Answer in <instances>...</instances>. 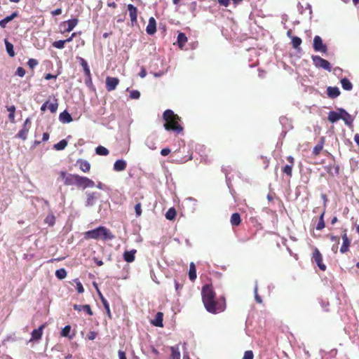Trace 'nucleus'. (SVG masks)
<instances>
[{"instance_id": "nucleus-1", "label": "nucleus", "mask_w": 359, "mask_h": 359, "mask_svg": "<svg viewBox=\"0 0 359 359\" xmlns=\"http://www.w3.org/2000/svg\"><path fill=\"white\" fill-rule=\"evenodd\" d=\"M202 300L205 309L211 313H217L225 309V299L215 301V293L212 285H205L201 290Z\"/></svg>"}, {"instance_id": "nucleus-2", "label": "nucleus", "mask_w": 359, "mask_h": 359, "mask_svg": "<svg viewBox=\"0 0 359 359\" xmlns=\"http://www.w3.org/2000/svg\"><path fill=\"white\" fill-rule=\"evenodd\" d=\"M163 119L165 121L163 126L166 130H173L177 133L182 132L183 128L179 124L180 118L177 114H175L172 110L166 109L163 112Z\"/></svg>"}, {"instance_id": "nucleus-3", "label": "nucleus", "mask_w": 359, "mask_h": 359, "mask_svg": "<svg viewBox=\"0 0 359 359\" xmlns=\"http://www.w3.org/2000/svg\"><path fill=\"white\" fill-rule=\"evenodd\" d=\"M84 237L86 239H102L103 241H111L115 238L110 230L103 226H100L94 229L86 231Z\"/></svg>"}, {"instance_id": "nucleus-4", "label": "nucleus", "mask_w": 359, "mask_h": 359, "mask_svg": "<svg viewBox=\"0 0 359 359\" xmlns=\"http://www.w3.org/2000/svg\"><path fill=\"white\" fill-rule=\"evenodd\" d=\"M311 59L313 65L317 68H322L328 72H331L332 66L327 60L322 58L319 55H312Z\"/></svg>"}, {"instance_id": "nucleus-5", "label": "nucleus", "mask_w": 359, "mask_h": 359, "mask_svg": "<svg viewBox=\"0 0 359 359\" xmlns=\"http://www.w3.org/2000/svg\"><path fill=\"white\" fill-rule=\"evenodd\" d=\"M61 179L64 181V184L67 186L76 185L78 175H72L67 173L66 171L62 170L60 172Z\"/></svg>"}, {"instance_id": "nucleus-6", "label": "nucleus", "mask_w": 359, "mask_h": 359, "mask_svg": "<svg viewBox=\"0 0 359 359\" xmlns=\"http://www.w3.org/2000/svg\"><path fill=\"white\" fill-rule=\"evenodd\" d=\"M313 48L315 51L326 53L327 51V46L323 43V39L320 36H316L313 38Z\"/></svg>"}, {"instance_id": "nucleus-7", "label": "nucleus", "mask_w": 359, "mask_h": 359, "mask_svg": "<svg viewBox=\"0 0 359 359\" xmlns=\"http://www.w3.org/2000/svg\"><path fill=\"white\" fill-rule=\"evenodd\" d=\"M30 118H27L22 126V129L16 135V137L25 140L27 138V134L30 128Z\"/></svg>"}, {"instance_id": "nucleus-8", "label": "nucleus", "mask_w": 359, "mask_h": 359, "mask_svg": "<svg viewBox=\"0 0 359 359\" xmlns=\"http://www.w3.org/2000/svg\"><path fill=\"white\" fill-rule=\"evenodd\" d=\"M76 186L83 187V189L93 187L95 186V182L86 177L78 175Z\"/></svg>"}, {"instance_id": "nucleus-9", "label": "nucleus", "mask_w": 359, "mask_h": 359, "mask_svg": "<svg viewBox=\"0 0 359 359\" xmlns=\"http://www.w3.org/2000/svg\"><path fill=\"white\" fill-rule=\"evenodd\" d=\"M119 80L116 77L108 76L106 79V88L108 91L114 90L118 84Z\"/></svg>"}, {"instance_id": "nucleus-10", "label": "nucleus", "mask_w": 359, "mask_h": 359, "mask_svg": "<svg viewBox=\"0 0 359 359\" xmlns=\"http://www.w3.org/2000/svg\"><path fill=\"white\" fill-rule=\"evenodd\" d=\"M339 112L340 119H342L346 125H351L353 121V118L351 117V116L344 109H339Z\"/></svg>"}, {"instance_id": "nucleus-11", "label": "nucleus", "mask_w": 359, "mask_h": 359, "mask_svg": "<svg viewBox=\"0 0 359 359\" xmlns=\"http://www.w3.org/2000/svg\"><path fill=\"white\" fill-rule=\"evenodd\" d=\"M127 162L123 159H118L115 161L113 165V170L115 172H121L126 170Z\"/></svg>"}, {"instance_id": "nucleus-12", "label": "nucleus", "mask_w": 359, "mask_h": 359, "mask_svg": "<svg viewBox=\"0 0 359 359\" xmlns=\"http://www.w3.org/2000/svg\"><path fill=\"white\" fill-rule=\"evenodd\" d=\"M146 32L149 35H152L156 32V20L153 17H151L149 19V23L147 26Z\"/></svg>"}, {"instance_id": "nucleus-13", "label": "nucleus", "mask_w": 359, "mask_h": 359, "mask_svg": "<svg viewBox=\"0 0 359 359\" xmlns=\"http://www.w3.org/2000/svg\"><path fill=\"white\" fill-rule=\"evenodd\" d=\"M127 8H128V11L129 12V15H130L132 24H134L137 22V9L135 6H134L132 4H128Z\"/></svg>"}, {"instance_id": "nucleus-14", "label": "nucleus", "mask_w": 359, "mask_h": 359, "mask_svg": "<svg viewBox=\"0 0 359 359\" xmlns=\"http://www.w3.org/2000/svg\"><path fill=\"white\" fill-rule=\"evenodd\" d=\"M57 103H50L49 101L45 102L41 107V111H45L46 109H48L50 112L55 113L57 109Z\"/></svg>"}, {"instance_id": "nucleus-15", "label": "nucleus", "mask_w": 359, "mask_h": 359, "mask_svg": "<svg viewBox=\"0 0 359 359\" xmlns=\"http://www.w3.org/2000/svg\"><path fill=\"white\" fill-rule=\"evenodd\" d=\"M342 245L340 248V252L341 253H345L348 250L349 246H350V240L347 237L346 230L344 231V235H342Z\"/></svg>"}, {"instance_id": "nucleus-16", "label": "nucleus", "mask_w": 359, "mask_h": 359, "mask_svg": "<svg viewBox=\"0 0 359 359\" xmlns=\"http://www.w3.org/2000/svg\"><path fill=\"white\" fill-rule=\"evenodd\" d=\"M97 293H98L100 300L103 304V306L107 312V316H109V318H111L109 304L108 303L107 300L104 298V297L102 295V294L101 293V292L99 290H97Z\"/></svg>"}, {"instance_id": "nucleus-17", "label": "nucleus", "mask_w": 359, "mask_h": 359, "mask_svg": "<svg viewBox=\"0 0 359 359\" xmlns=\"http://www.w3.org/2000/svg\"><path fill=\"white\" fill-rule=\"evenodd\" d=\"M327 95L330 98H336L340 95V90L338 87L329 86L327 88Z\"/></svg>"}, {"instance_id": "nucleus-18", "label": "nucleus", "mask_w": 359, "mask_h": 359, "mask_svg": "<svg viewBox=\"0 0 359 359\" xmlns=\"http://www.w3.org/2000/svg\"><path fill=\"white\" fill-rule=\"evenodd\" d=\"M45 325H41L39 328L34 329L32 332V338L30 340H39L41 338L43 334V329L44 328Z\"/></svg>"}, {"instance_id": "nucleus-19", "label": "nucleus", "mask_w": 359, "mask_h": 359, "mask_svg": "<svg viewBox=\"0 0 359 359\" xmlns=\"http://www.w3.org/2000/svg\"><path fill=\"white\" fill-rule=\"evenodd\" d=\"M18 12L15 11L11 15L4 18L1 20H0V27L2 28H5L7 23L13 20L15 18L18 16Z\"/></svg>"}, {"instance_id": "nucleus-20", "label": "nucleus", "mask_w": 359, "mask_h": 359, "mask_svg": "<svg viewBox=\"0 0 359 359\" xmlns=\"http://www.w3.org/2000/svg\"><path fill=\"white\" fill-rule=\"evenodd\" d=\"M59 120L63 123H69L72 121V117L68 111H64L60 114Z\"/></svg>"}, {"instance_id": "nucleus-21", "label": "nucleus", "mask_w": 359, "mask_h": 359, "mask_svg": "<svg viewBox=\"0 0 359 359\" xmlns=\"http://www.w3.org/2000/svg\"><path fill=\"white\" fill-rule=\"evenodd\" d=\"M77 60L83 67L85 76H89V74H90V70L87 61L81 57H77Z\"/></svg>"}, {"instance_id": "nucleus-22", "label": "nucleus", "mask_w": 359, "mask_h": 359, "mask_svg": "<svg viewBox=\"0 0 359 359\" xmlns=\"http://www.w3.org/2000/svg\"><path fill=\"white\" fill-rule=\"evenodd\" d=\"M136 250L133 249L130 251H126L123 253V259L126 262L130 263L135 260V255L136 253Z\"/></svg>"}, {"instance_id": "nucleus-23", "label": "nucleus", "mask_w": 359, "mask_h": 359, "mask_svg": "<svg viewBox=\"0 0 359 359\" xmlns=\"http://www.w3.org/2000/svg\"><path fill=\"white\" fill-rule=\"evenodd\" d=\"M76 163L79 165L80 169L84 172H88L90 169V164L86 160L79 159L77 161Z\"/></svg>"}, {"instance_id": "nucleus-24", "label": "nucleus", "mask_w": 359, "mask_h": 359, "mask_svg": "<svg viewBox=\"0 0 359 359\" xmlns=\"http://www.w3.org/2000/svg\"><path fill=\"white\" fill-rule=\"evenodd\" d=\"M74 309L78 311H86L88 315L92 316L93 312L91 311L90 306L88 304L81 305V304H74Z\"/></svg>"}, {"instance_id": "nucleus-25", "label": "nucleus", "mask_w": 359, "mask_h": 359, "mask_svg": "<svg viewBox=\"0 0 359 359\" xmlns=\"http://www.w3.org/2000/svg\"><path fill=\"white\" fill-rule=\"evenodd\" d=\"M163 313L161 312H158L156 315L155 318L151 320L152 325L159 327H163Z\"/></svg>"}, {"instance_id": "nucleus-26", "label": "nucleus", "mask_w": 359, "mask_h": 359, "mask_svg": "<svg viewBox=\"0 0 359 359\" xmlns=\"http://www.w3.org/2000/svg\"><path fill=\"white\" fill-rule=\"evenodd\" d=\"M97 199L95 193H87L86 206H93L95 203Z\"/></svg>"}, {"instance_id": "nucleus-27", "label": "nucleus", "mask_w": 359, "mask_h": 359, "mask_svg": "<svg viewBox=\"0 0 359 359\" xmlns=\"http://www.w3.org/2000/svg\"><path fill=\"white\" fill-rule=\"evenodd\" d=\"M340 83L344 90L349 91L353 89V84L347 78H342Z\"/></svg>"}, {"instance_id": "nucleus-28", "label": "nucleus", "mask_w": 359, "mask_h": 359, "mask_svg": "<svg viewBox=\"0 0 359 359\" xmlns=\"http://www.w3.org/2000/svg\"><path fill=\"white\" fill-rule=\"evenodd\" d=\"M187 41V37L185 34L180 32L177 36V44L180 48H182Z\"/></svg>"}, {"instance_id": "nucleus-29", "label": "nucleus", "mask_w": 359, "mask_h": 359, "mask_svg": "<svg viewBox=\"0 0 359 359\" xmlns=\"http://www.w3.org/2000/svg\"><path fill=\"white\" fill-rule=\"evenodd\" d=\"M340 119L339 112L335 111H330L328 114V120L331 123H335Z\"/></svg>"}, {"instance_id": "nucleus-30", "label": "nucleus", "mask_w": 359, "mask_h": 359, "mask_svg": "<svg viewBox=\"0 0 359 359\" xmlns=\"http://www.w3.org/2000/svg\"><path fill=\"white\" fill-rule=\"evenodd\" d=\"M65 23L67 25V27L65 29V31L69 32L76 26L78 24V20L76 18L70 19L66 21Z\"/></svg>"}, {"instance_id": "nucleus-31", "label": "nucleus", "mask_w": 359, "mask_h": 359, "mask_svg": "<svg viewBox=\"0 0 359 359\" xmlns=\"http://www.w3.org/2000/svg\"><path fill=\"white\" fill-rule=\"evenodd\" d=\"M189 279L193 281L196 278V269L194 262H191L189 271Z\"/></svg>"}, {"instance_id": "nucleus-32", "label": "nucleus", "mask_w": 359, "mask_h": 359, "mask_svg": "<svg viewBox=\"0 0 359 359\" xmlns=\"http://www.w3.org/2000/svg\"><path fill=\"white\" fill-rule=\"evenodd\" d=\"M324 144V137H322L320 139V141L319 143H318L313 149V154L315 156H317L320 154V152L322 151L323 148Z\"/></svg>"}, {"instance_id": "nucleus-33", "label": "nucleus", "mask_w": 359, "mask_h": 359, "mask_svg": "<svg viewBox=\"0 0 359 359\" xmlns=\"http://www.w3.org/2000/svg\"><path fill=\"white\" fill-rule=\"evenodd\" d=\"M241 223V216L238 212L233 213L231 217V224L232 226H238Z\"/></svg>"}, {"instance_id": "nucleus-34", "label": "nucleus", "mask_w": 359, "mask_h": 359, "mask_svg": "<svg viewBox=\"0 0 359 359\" xmlns=\"http://www.w3.org/2000/svg\"><path fill=\"white\" fill-rule=\"evenodd\" d=\"M302 41L301 38L298 36H292V44L294 48L297 49V50H300V45L302 43Z\"/></svg>"}, {"instance_id": "nucleus-35", "label": "nucleus", "mask_w": 359, "mask_h": 359, "mask_svg": "<svg viewBox=\"0 0 359 359\" xmlns=\"http://www.w3.org/2000/svg\"><path fill=\"white\" fill-rule=\"evenodd\" d=\"M170 350L172 359H180V353L178 346H171Z\"/></svg>"}, {"instance_id": "nucleus-36", "label": "nucleus", "mask_w": 359, "mask_h": 359, "mask_svg": "<svg viewBox=\"0 0 359 359\" xmlns=\"http://www.w3.org/2000/svg\"><path fill=\"white\" fill-rule=\"evenodd\" d=\"M5 46L6 51L9 56L13 57L15 55L13 45L11 43H10L8 40L5 39Z\"/></svg>"}, {"instance_id": "nucleus-37", "label": "nucleus", "mask_w": 359, "mask_h": 359, "mask_svg": "<svg viewBox=\"0 0 359 359\" xmlns=\"http://www.w3.org/2000/svg\"><path fill=\"white\" fill-rule=\"evenodd\" d=\"M95 152L100 156H107L109 154V150L103 146H98L95 149Z\"/></svg>"}, {"instance_id": "nucleus-38", "label": "nucleus", "mask_w": 359, "mask_h": 359, "mask_svg": "<svg viewBox=\"0 0 359 359\" xmlns=\"http://www.w3.org/2000/svg\"><path fill=\"white\" fill-rule=\"evenodd\" d=\"M67 145L66 140H62L57 144H54L53 147L57 151L63 150Z\"/></svg>"}, {"instance_id": "nucleus-39", "label": "nucleus", "mask_w": 359, "mask_h": 359, "mask_svg": "<svg viewBox=\"0 0 359 359\" xmlns=\"http://www.w3.org/2000/svg\"><path fill=\"white\" fill-rule=\"evenodd\" d=\"M9 114H8V118L11 122L14 123L15 122V107L14 105L10 106L7 108Z\"/></svg>"}, {"instance_id": "nucleus-40", "label": "nucleus", "mask_w": 359, "mask_h": 359, "mask_svg": "<svg viewBox=\"0 0 359 359\" xmlns=\"http://www.w3.org/2000/svg\"><path fill=\"white\" fill-rule=\"evenodd\" d=\"M176 216V210L174 208H170L165 213V218L168 220H172Z\"/></svg>"}, {"instance_id": "nucleus-41", "label": "nucleus", "mask_w": 359, "mask_h": 359, "mask_svg": "<svg viewBox=\"0 0 359 359\" xmlns=\"http://www.w3.org/2000/svg\"><path fill=\"white\" fill-rule=\"evenodd\" d=\"M55 276L60 280L64 279L67 276L66 270L63 268L56 270Z\"/></svg>"}, {"instance_id": "nucleus-42", "label": "nucleus", "mask_w": 359, "mask_h": 359, "mask_svg": "<svg viewBox=\"0 0 359 359\" xmlns=\"http://www.w3.org/2000/svg\"><path fill=\"white\" fill-rule=\"evenodd\" d=\"M325 227V222H324V212L322 213L319 217L318 222L316 226L317 230H322Z\"/></svg>"}, {"instance_id": "nucleus-43", "label": "nucleus", "mask_w": 359, "mask_h": 359, "mask_svg": "<svg viewBox=\"0 0 359 359\" xmlns=\"http://www.w3.org/2000/svg\"><path fill=\"white\" fill-rule=\"evenodd\" d=\"M66 43H67V41H65V40L56 41L53 43V46L56 48H58V49H62L65 47V44Z\"/></svg>"}, {"instance_id": "nucleus-44", "label": "nucleus", "mask_w": 359, "mask_h": 359, "mask_svg": "<svg viewBox=\"0 0 359 359\" xmlns=\"http://www.w3.org/2000/svg\"><path fill=\"white\" fill-rule=\"evenodd\" d=\"M292 165H285L283 168V172L287 175L291 177L292 171Z\"/></svg>"}, {"instance_id": "nucleus-45", "label": "nucleus", "mask_w": 359, "mask_h": 359, "mask_svg": "<svg viewBox=\"0 0 359 359\" xmlns=\"http://www.w3.org/2000/svg\"><path fill=\"white\" fill-rule=\"evenodd\" d=\"M71 330V326L70 325H66L63 327V329L61 331V336L62 337H69V332Z\"/></svg>"}, {"instance_id": "nucleus-46", "label": "nucleus", "mask_w": 359, "mask_h": 359, "mask_svg": "<svg viewBox=\"0 0 359 359\" xmlns=\"http://www.w3.org/2000/svg\"><path fill=\"white\" fill-rule=\"evenodd\" d=\"M254 293H255V301L257 303L261 304L262 302V299L260 297V296L258 294V287H257V283L255 284V288H254Z\"/></svg>"}, {"instance_id": "nucleus-47", "label": "nucleus", "mask_w": 359, "mask_h": 359, "mask_svg": "<svg viewBox=\"0 0 359 359\" xmlns=\"http://www.w3.org/2000/svg\"><path fill=\"white\" fill-rule=\"evenodd\" d=\"M320 258H322L321 253L320 252V251L318 250V248H315V250L313 251V260L316 262V260H318Z\"/></svg>"}, {"instance_id": "nucleus-48", "label": "nucleus", "mask_w": 359, "mask_h": 359, "mask_svg": "<svg viewBox=\"0 0 359 359\" xmlns=\"http://www.w3.org/2000/svg\"><path fill=\"white\" fill-rule=\"evenodd\" d=\"M46 223L48 224L50 226H53L55 224V217L51 215L46 217L45 219Z\"/></svg>"}, {"instance_id": "nucleus-49", "label": "nucleus", "mask_w": 359, "mask_h": 359, "mask_svg": "<svg viewBox=\"0 0 359 359\" xmlns=\"http://www.w3.org/2000/svg\"><path fill=\"white\" fill-rule=\"evenodd\" d=\"M140 97V93L137 90H133L130 93V97L131 99H139Z\"/></svg>"}, {"instance_id": "nucleus-50", "label": "nucleus", "mask_w": 359, "mask_h": 359, "mask_svg": "<svg viewBox=\"0 0 359 359\" xmlns=\"http://www.w3.org/2000/svg\"><path fill=\"white\" fill-rule=\"evenodd\" d=\"M76 284V290L79 293H83L84 292L83 287L81 284V283L78 280H75Z\"/></svg>"}, {"instance_id": "nucleus-51", "label": "nucleus", "mask_w": 359, "mask_h": 359, "mask_svg": "<svg viewBox=\"0 0 359 359\" xmlns=\"http://www.w3.org/2000/svg\"><path fill=\"white\" fill-rule=\"evenodd\" d=\"M315 262L317 264L320 270L325 271L326 266L323 263V257L318 260H316Z\"/></svg>"}, {"instance_id": "nucleus-52", "label": "nucleus", "mask_w": 359, "mask_h": 359, "mask_svg": "<svg viewBox=\"0 0 359 359\" xmlns=\"http://www.w3.org/2000/svg\"><path fill=\"white\" fill-rule=\"evenodd\" d=\"M27 65L31 69H33L38 65V61L32 58L28 60Z\"/></svg>"}, {"instance_id": "nucleus-53", "label": "nucleus", "mask_w": 359, "mask_h": 359, "mask_svg": "<svg viewBox=\"0 0 359 359\" xmlns=\"http://www.w3.org/2000/svg\"><path fill=\"white\" fill-rule=\"evenodd\" d=\"M254 355L252 351H246L243 359H253Z\"/></svg>"}, {"instance_id": "nucleus-54", "label": "nucleus", "mask_w": 359, "mask_h": 359, "mask_svg": "<svg viewBox=\"0 0 359 359\" xmlns=\"http://www.w3.org/2000/svg\"><path fill=\"white\" fill-rule=\"evenodd\" d=\"M16 74L20 77H23L25 74V69L21 67H19L16 70Z\"/></svg>"}, {"instance_id": "nucleus-55", "label": "nucleus", "mask_w": 359, "mask_h": 359, "mask_svg": "<svg viewBox=\"0 0 359 359\" xmlns=\"http://www.w3.org/2000/svg\"><path fill=\"white\" fill-rule=\"evenodd\" d=\"M97 187L100 189L105 190V191H109L110 189L108 186H107L106 184H104L100 182L97 183Z\"/></svg>"}, {"instance_id": "nucleus-56", "label": "nucleus", "mask_w": 359, "mask_h": 359, "mask_svg": "<svg viewBox=\"0 0 359 359\" xmlns=\"http://www.w3.org/2000/svg\"><path fill=\"white\" fill-rule=\"evenodd\" d=\"M135 210L136 215L137 216H140L141 215L142 210H141V205H140V203H137V204L135 205Z\"/></svg>"}, {"instance_id": "nucleus-57", "label": "nucleus", "mask_w": 359, "mask_h": 359, "mask_svg": "<svg viewBox=\"0 0 359 359\" xmlns=\"http://www.w3.org/2000/svg\"><path fill=\"white\" fill-rule=\"evenodd\" d=\"M85 83L86 86H90L92 85L91 74L89 76H85Z\"/></svg>"}, {"instance_id": "nucleus-58", "label": "nucleus", "mask_w": 359, "mask_h": 359, "mask_svg": "<svg viewBox=\"0 0 359 359\" xmlns=\"http://www.w3.org/2000/svg\"><path fill=\"white\" fill-rule=\"evenodd\" d=\"M170 153V149L169 148H164L161 149V154L163 156L168 155Z\"/></svg>"}, {"instance_id": "nucleus-59", "label": "nucleus", "mask_w": 359, "mask_h": 359, "mask_svg": "<svg viewBox=\"0 0 359 359\" xmlns=\"http://www.w3.org/2000/svg\"><path fill=\"white\" fill-rule=\"evenodd\" d=\"M44 78L46 80L55 79L57 78V75H53L52 74H46Z\"/></svg>"}, {"instance_id": "nucleus-60", "label": "nucleus", "mask_w": 359, "mask_h": 359, "mask_svg": "<svg viewBox=\"0 0 359 359\" xmlns=\"http://www.w3.org/2000/svg\"><path fill=\"white\" fill-rule=\"evenodd\" d=\"M119 359H127L126 353L123 351L119 350L118 352Z\"/></svg>"}, {"instance_id": "nucleus-61", "label": "nucleus", "mask_w": 359, "mask_h": 359, "mask_svg": "<svg viewBox=\"0 0 359 359\" xmlns=\"http://www.w3.org/2000/svg\"><path fill=\"white\" fill-rule=\"evenodd\" d=\"M96 335H97L96 332H90L88 335V338L89 340H93V339H95Z\"/></svg>"}, {"instance_id": "nucleus-62", "label": "nucleus", "mask_w": 359, "mask_h": 359, "mask_svg": "<svg viewBox=\"0 0 359 359\" xmlns=\"http://www.w3.org/2000/svg\"><path fill=\"white\" fill-rule=\"evenodd\" d=\"M62 13V9L61 8H57L51 12V14L53 16L59 15Z\"/></svg>"}, {"instance_id": "nucleus-63", "label": "nucleus", "mask_w": 359, "mask_h": 359, "mask_svg": "<svg viewBox=\"0 0 359 359\" xmlns=\"http://www.w3.org/2000/svg\"><path fill=\"white\" fill-rule=\"evenodd\" d=\"M330 240L332 242L336 243L337 244L339 243V238L338 236L332 235V236H330Z\"/></svg>"}, {"instance_id": "nucleus-64", "label": "nucleus", "mask_w": 359, "mask_h": 359, "mask_svg": "<svg viewBox=\"0 0 359 359\" xmlns=\"http://www.w3.org/2000/svg\"><path fill=\"white\" fill-rule=\"evenodd\" d=\"M218 3L224 6H227L229 3V0H218Z\"/></svg>"}]
</instances>
